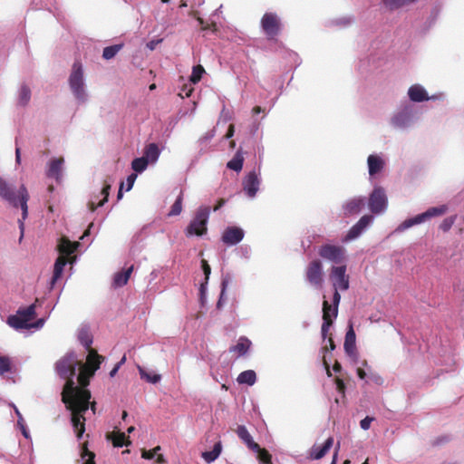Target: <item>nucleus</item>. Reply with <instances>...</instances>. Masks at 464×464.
<instances>
[{
    "mask_svg": "<svg viewBox=\"0 0 464 464\" xmlns=\"http://www.w3.org/2000/svg\"><path fill=\"white\" fill-rule=\"evenodd\" d=\"M141 456L142 458L146 459H152L154 457H155V450H142V453H141Z\"/></svg>",
    "mask_w": 464,
    "mask_h": 464,
    "instance_id": "4d7b16f0",
    "label": "nucleus"
},
{
    "mask_svg": "<svg viewBox=\"0 0 464 464\" xmlns=\"http://www.w3.org/2000/svg\"><path fill=\"white\" fill-rule=\"evenodd\" d=\"M106 437L108 440H111L112 445L117 448L130 444V440L123 432L112 431L108 433Z\"/></svg>",
    "mask_w": 464,
    "mask_h": 464,
    "instance_id": "393cba45",
    "label": "nucleus"
},
{
    "mask_svg": "<svg viewBox=\"0 0 464 464\" xmlns=\"http://www.w3.org/2000/svg\"><path fill=\"white\" fill-rule=\"evenodd\" d=\"M333 370L335 372H340L342 371V365L338 361H335V362L334 363Z\"/></svg>",
    "mask_w": 464,
    "mask_h": 464,
    "instance_id": "680f3d73",
    "label": "nucleus"
},
{
    "mask_svg": "<svg viewBox=\"0 0 464 464\" xmlns=\"http://www.w3.org/2000/svg\"><path fill=\"white\" fill-rule=\"evenodd\" d=\"M38 300L36 299L35 302ZM36 303L25 308H19L15 314L7 318V324L15 330L30 329L31 321L36 317Z\"/></svg>",
    "mask_w": 464,
    "mask_h": 464,
    "instance_id": "7ed1b4c3",
    "label": "nucleus"
},
{
    "mask_svg": "<svg viewBox=\"0 0 464 464\" xmlns=\"http://www.w3.org/2000/svg\"><path fill=\"white\" fill-rule=\"evenodd\" d=\"M306 280L314 287H322L324 282L323 266L320 260L311 261L305 270Z\"/></svg>",
    "mask_w": 464,
    "mask_h": 464,
    "instance_id": "6e6552de",
    "label": "nucleus"
},
{
    "mask_svg": "<svg viewBox=\"0 0 464 464\" xmlns=\"http://www.w3.org/2000/svg\"><path fill=\"white\" fill-rule=\"evenodd\" d=\"M367 163L369 167V174L373 176L380 172L384 165L383 160L376 155H370L367 159Z\"/></svg>",
    "mask_w": 464,
    "mask_h": 464,
    "instance_id": "a878e982",
    "label": "nucleus"
},
{
    "mask_svg": "<svg viewBox=\"0 0 464 464\" xmlns=\"http://www.w3.org/2000/svg\"><path fill=\"white\" fill-rule=\"evenodd\" d=\"M221 285H222V290H221V293H220V297H219V299H218V301L217 303V307L218 309H220L221 306H222L223 296H224V294H225V291H226V288H227V278H223Z\"/></svg>",
    "mask_w": 464,
    "mask_h": 464,
    "instance_id": "3c124183",
    "label": "nucleus"
},
{
    "mask_svg": "<svg viewBox=\"0 0 464 464\" xmlns=\"http://www.w3.org/2000/svg\"><path fill=\"white\" fill-rule=\"evenodd\" d=\"M139 372L140 374V377L142 379H145L148 382L150 383H157L160 381V374H149L145 372L144 369L139 367Z\"/></svg>",
    "mask_w": 464,
    "mask_h": 464,
    "instance_id": "c03bdc74",
    "label": "nucleus"
},
{
    "mask_svg": "<svg viewBox=\"0 0 464 464\" xmlns=\"http://www.w3.org/2000/svg\"><path fill=\"white\" fill-rule=\"evenodd\" d=\"M335 384H336V390L338 391V392L344 395L345 389H346L344 382L341 378L336 377Z\"/></svg>",
    "mask_w": 464,
    "mask_h": 464,
    "instance_id": "864d4df0",
    "label": "nucleus"
},
{
    "mask_svg": "<svg viewBox=\"0 0 464 464\" xmlns=\"http://www.w3.org/2000/svg\"><path fill=\"white\" fill-rule=\"evenodd\" d=\"M333 444H334V438L329 437L325 440V442L324 443V445L322 447L314 446L311 449L310 458L312 459H322L329 451V450L332 448Z\"/></svg>",
    "mask_w": 464,
    "mask_h": 464,
    "instance_id": "4be33fe9",
    "label": "nucleus"
},
{
    "mask_svg": "<svg viewBox=\"0 0 464 464\" xmlns=\"http://www.w3.org/2000/svg\"><path fill=\"white\" fill-rule=\"evenodd\" d=\"M261 28L268 40H275L282 31V22L277 14L266 12L260 21Z\"/></svg>",
    "mask_w": 464,
    "mask_h": 464,
    "instance_id": "39448f33",
    "label": "nucleus"
},
{
    "mask_svg": "<svg viewBox=\"0 0 464 464\" xmlns=\"http://www.w3.org/2000/svg\"><path fill=\"white\" fill-rule=\"evenodd\" d=\"M244 231L238 227H228L222 234V241L227 246L238 244L244 237Z\"/></svg>",
    "mask_w": 464,
    "mask_h": 464,
    "instance_id": "ddd939ff",
    "label": "nucleus"
},
{
    "mask_svg": "<svg viewBox=\"0 0 464 464\" xmlns=\"http://www.w3.org/2000/svg\"><path fill=\"white\" fill-rule=\"evenodd\" d=\"M374 420V418L367 416L364 419H362L360 422V426L362 430H369L371 423Z\"/></svg>",
    "mask_w": 464,
    "mask_h": 464,
    "instance_id": "603ef678",
    "label": "nucleus"
},
{
    "mask_svg": "<svg viewBox=\"0 0 464 464\" xmlns=\"http://www.w3.org/2000/svg\"><path fill=\"white\" fill-rule=\"evenodd\" d=\"M136 178H137L136 174H130V175L128 176V178H127V188H126L127 191L131 189V188L133 187V184L135 182Z\"/></svg>",
    "mask_w": 464,
    "mask_h": 464,
    "instance_id": "6e6d98bb",
    "label": "nucleus"
},
{
    "mask_svg": "<svg viewBox=\"0 0 464 464\" xmlns=\"http://www.w3.org/2000/svg\"><path fill=\"white\" fill-rule=\"evenodd\" d=\"M411 121V111L409 107H405L397 112L392 119V123L397 128L407 127Z\"/></svg>",
    "mask_w": 464,
    "mask_h": 464,
    "instance_id": "f3484780",
    "label": "nucleus"
},
{
    "mask_svg": "<svg viewBox=\"0 0 464 464\" xmlns=\"http://www.w3.org/2000/svg\"><path fill=\"white\" fill-rule=\"evenodd\" d=\"M78 340L85 347L86 350H91L92 343V335L87 327H82L78 332Z\"/></svg>",
    "mask_w": 464,
    "mask_h": 464,
    "instance_id": "c85d7f7f",
    "label": "nucleus"
},
{
    "mask_svg": "<svg viewBox=\"0 0 464 464\" xmlns=\"http://www.w3.org/2000/svg\"><path fill=\"white\" fill-rule=\"evenodd\" d=\"M31 99V90L27 85H23L19 92V103L25 106Z\"/></svg>",
    "mask_w": 464,
    "mask_h": 464,
    "instance_id": "ea45409f",
    "label": "nucleus"
},
{
    "mask_svg": "<svg viewBox=\"0 0 464 464\" xmlns=\"http://www.w3.org/2000/svg\"><path fill=\"white\" fill-rule=\"evenodd\" d=\"M340 301H341V295L338 292V288H334V296H333V303H334L333 316L334 318H336L338 315V306H339Z\"/></svg>",
    "mask_w": 464,
    "mask_h": 464,
    "instance_id": "09e8293b",
    "label": "nucleus"
},
{
    "mask_svg": "<svg viewBox=\"0 0 464 464\" xmlns=\"http://www.w3.org/2000/svg\"><path fill=\"white\" fill-rule=\"evenodd\" d=\"M324 311H326L328 315H331L333 319L334 318L333 316V305H331L326 300H324L323 302V317L324 316Z\"/></svg>",
    "mask_w": 464,
    "mask_h": 464,
    "instance_id": "5fc2aeb1",
    "label": "nucleus"
},
{
    "mask_svg": "<svg viewBox=\"0 0 464 464\" xmlns=\"http://www.w3.org/2000/svg\"><path fill=\"white\" fill-rule=\"evenodd\" d=\"M333 324H334V320H333L332 316L328 315L327 312L324 311V316L323 324H322V328H321L322 336L324 339L326 338V336L329 333L330 327L333 325Z\"/></svg>",
    "mask_w": 464,
    "mask_h": 464,
    "instance_id": "58836bf2",
    "label": "nucleus"
},
{
    "mask_svg": "<svg viewBox=\"0 0 464 464\" xmlns=\"http://www.w3.org/2000/svg\"><path fill=\"white\" fill-rule=\"evenodd\" d=\"M244 157L240 150H238L234 155L233 159L229 160L227 167L229 169L239 172L243 168Z\"/></svg>",
    "mask_w": 464,
    "mask_h": 464,
    "instance_id": "7c9ffc66",
    "label": "nucleus"
},
{
    "mask_svg": "<svg viewBox=\"0 0 464 464\" xmlns=\"http://www.w3.org/2000/svg\"><path fill=\"white\" fill-rule=\"evenodd\" d=\"M234 132H235L234 125L230 124L229 127H228V130H227V133L225 135V138L226 139H230L231 137H233Z\"/></svg>",
    "mask_w": 464,
    "mask_h": 464,
    "instance_id": "bf43d9fd",
    "label": "nucleus"
},
{
    "mask_svg": "<svg viewBox=\"0 0 464 464\" xmlns=\"http://www.w3.org/2000/svg\"><path fill=\"white\" fill-rule=\"evenodd\" d=\"M226 203V200L224 198H220L217 205L214 207V211L218 210L221 207H223Z\"/></svg>",
    "mask_w": 464,
    "mask_h": 464,
    "instance_id": "052dcab7",
    "label": "nucleus"
},
{
    "mask_svg": "<svg viewBox=\"0 0 464 464\" xmlns=\"http://www.w3.org/2000/svg\"><path fill=\"white\" fill-rule=\"evenodd\" d=\"M44 324V319H38L36 322L34 323H31L30 324V328H41Z\"/></svg>",
    "mask_w": 464,
    "mask_h": 464,
    "instance_id": "13d9d810",
    "label": "nucleus"
},
{
    "mask_svg": "<svg viewBox=\"0 0 464 464\" xmlns=\"http://www.w3.org/2000/svg\"><path fill=\"white\" fill-rule=\"evenodd\" d=\"M111 184L108 182H104L103 188H102L100 194L102 196V199H101L98 203L94 201H90L88 206L89 209L93 212L96 210L98 207L103 206L107 201L110 194Z\"/></svg>",
    "mask_w": 464,
    "mask_h": 464,
    "instance_id": "cd10ccee",
    "label": "nucleus"
},
{
    "mask_svg": "<svg viewBox=\"0 0 464 464\" xmlns=\"http://www.w3.org/2000/svg\"><path fill=\"white\" fill-rule=\"evenodd\" d=\"M80 372L78 375L79 388L86 389L90 383V379L94 375L95 372L99 369V365L96 363L94 367H83L80 362Z\"/></svg>",
    "mask_w": 464,
    "mask_h": 464,
    "instance_id": "dca6fc26",
    "label": "nucleus"
},
{
    "mask_svg": "<svg viewBox=\"0 0 464 464\" xmlns=\"http://www.w3.org/2000/svg\"><path fill=\"white\" fill-rule=\"evenodd\" d=\"M132 271H133V266H130L129 268H127L124 271L117 272L113 276L112 285L115 288L121 287V286L125 285L128 283Z\"/></svg>",
    "mask_w": 464,
    "mask_h": 464,
    "instance_id": "b1692460",
    "label": "nucleus"
},
{
    "mask_svg": "<svg viewBox=\"0 0 464 464\" xmlns=\"http://www.w3.org/2000/svg\"><path fill=\"white\" fill-rule=\"evenodd\" d=\"M0 198L7 201L14 208H18L20 206L22 209V219L19 220V227L21 229V237H23L24 220H25L28 216L27 202L30 198L26 187L24 185H21L16 194L14 187L0 177Z\"/></svg>",
    "mask_w": 464,
    "mask_h": 464,
    "instance_id": "f03ea898",
    "label": "nucleus"
},
{
    "mask_svg": "<svg viewBox=\"0 0 464 464\" xmlns=\"http://www.w3.org/2000/svg\"><path fill=\"white\" fill-rule=\"evenodd\" d=\"M343 348L347 355H356V334L353 330V325L352 322H350L348 325V330L346 332L344 338Z\"/></svg>",
    "mask_w": 464,
    "mask_h": 464,
    "instance_id": "2eb2a0df",
    "label": "nucleus"
},
{
    "mask_svg": "<svg viewBox=\"0 0 464 464\" xmlns=\"http://www.w3.org/2000/svg\"><path fill=\"white\" fill-rule=\"evenodd\" d=\"M416 0H383V4L391 10L398 9L404 5L414 3Z\"/></svg>",
    "mask_w": 464,
    "mask_h": 464,
    "instance_id": "e433bc0d",
    "label": "nucleus"
},
{
    "mask_svg": "<svg viewBox=\"0 0 464 464\" xmlns=\"http://www.w3.org/2000/svg\"><path fill=\"white\" fill-rule=\"evenodd\" d=\"M357 375L360 379L363 380L366 377V372L363 369L358 368L357 369Z\"/></svg>",
    "mask_w": 464,
    "mask_h": 464,
    "instance_id": "0e129e2a",
    "label": "nucleus"
},
{
    "mask_svg": "<svg viewBox=\"0 0 464 464\" xmlns=\"http://www.w3.org/2000/svg\"><path fill=\"white\" fill-rule=\"evenodd\" d=\"M120 367L119 365L115 364V366L113 367V369L110 372V376L111 377H113L117 372L119 371Z\"/></svg>",
    "mask_w": 464,
    "mask_h": 464,
    "instance_id": "774afa93",
    "label": "nucleus"
},
{
    "mask_svg": "<svg viewBox=\"0 0 464 464\" xmlns=\"http://www.w3.org/2000/svg\"><path fill=\"white\" fill-rule=\"evenodd\" d=\"M86 456H88V459L83 464H96L94 452L90 451L87 449V444L84 443L82 447V458H85Z\"/></svg>",
    "mask_w": 464,
    "mask_h": 464,
    "instance_id": "de8ad7c7",
    "label": "nucleus"
},
{
    "mask_svg": "<svg viewBox=\"0 0 464 464\" xmlns=\"http://www.w3.org/2000/svg\"><path fill=\"white\" fill-rule=\"evenodd\" d=\"M183 193L180 192L176 201L171 206L169 216H178L182 210Z\"/></svg>",
    "mask_w": 464,
    "mask_h": 464,
    "instance_id": "79ce46f5",
    "label": "nucleus"
},
{
    "mask_svg": "<svg viewBox=\"0 0 464 464\" xmlns=\"http://www.w3.org/2000/svg\"><path fill=\"white\" fill-rule=\"evenodd\" d=\"M88 355L86 359V363L82 364L83 367H94L97 363L99 366L102 361V357L98 354L97 351L94 349L87 350Z\"/></svg>",
    "mask_w": 464,
    "mask_h": 464,
    "instance_id": "f704fd0d",
    "label": "nucleus"
},
{
    "mask_svg": "<svg viewBox=\"0 0 464 464\" xmlns=\"http://www.w3.org/2000/svg\"><path fill=\"white\" fill-rule=\"evenodd\" d=\"M69 85L75 98L79 101H85L83 70L82 63L75 61L72 64V72L69 77Z\"/></svg>",
    "mask_w": 464,
    "mask_h": 464,
    "instance_id": "20e7f679",
    "label": "nucleus"
},
{
    "mask_svg": "<svg viewBox=\"0 0 464 464\" xmlns=\"http://www.w3.org/2000/svg\"><path fill=\"white\" fill-rule=\"evenodd\" d=\"M237 381L240 384L253 385L256 381V372L253 370L244 371L237 376Z\"/></svg>",
    "mask_w": 464,
    "mask_h": 464,
    "instance_id": "2f4dec72",
    "label": "nucleus"
},
{
    "mask_svg": "<svg viewBox=\"0 0 464 464\" xmlns=\"http://www.w3.org/2000/svg\"><path fill=\"white\" fill-rule=\"evenodd\" d=\"M319 256L333 263L340 264L344 258V249L342 246L325 244L323 245L318 252Z\"/></svg>",
    "mask_w": 464,
    "mask_h": 464,
    "instance_id": "9d476101",
    "label": "nucleus"
},
{
    "mask_svg": "<svg viewBox=\"0 0 464 464\" xmlns=\"http://www.w3.org/2000/svg\"><path fill=\"white\" fill-rule=\"evenodd\" d=\"M148 159L144 157L134 159L131 162V168L136 172H142L148 166Z\"/></svg>",
    "mask_w": 464,
    "mask_h": 464,
    "instance_id": "4c0bfd02",
    "label": "nucleus"
},
{
    "mask_svg": "<svg viewBox=\"0 0 464 464\" xmlns=\"http://www.w3.org/2000/svg\"><path fill=\"white\" fill-rule=\"evenodd\" d=\"M78 246V243H72L68 238L63 237L58 245L60 256H68L72 254Z\"/></svg>",
    "mask_w": 464,
    "mask_h": 464,
    "instance_id": "bb28decb",
    "label": "nucleus"
},
{
    "mask_svg": "<svg viewBox=\"0 0 464 464\" xmlns=\"http://www.w3.org/2000/svg\"><path fill=\"white\" fill-rule=\"evenodd\" d=\"M209 208L208 207H201L197 210V213L186 228L187 236H203L207 232V223L209 217Z\"/></svg>",
    "mask_w": 464,
    "mask_h": 464,
    "instance_id": "423d86ee",
    "label": "nucleus"
},
{
    "mask_svg": "<svg viewBox=\"0 0 464 464\" xmlns=\"http://www.w3.org/2000/svg\"><path fill=\"white\" fill-rule=\"evenodd\" d=\"M78 366H80V361L76 354L68 353L55 362L54 369L56 373L65 380L62 401L72 411V423L77 438L81 439L85 431L86 419L83 414L88 410L92 394L88 389L78 388L75 385L73 377Z\"/></svg>",
    "mask_w": 464,
    "mask_h": 464,
    "instance_id": "f257e3e1",
    "label": "nucleus"
},
{
    "mask_svg": "<svg viewBox=\"0 0 464 464\" xmlns=\"http://www.w3.org/2000/svg\"><path fill=\"white\" fill-rule=\"evenodd\" d=\"M204 72H205V69L203 68L202 65L198 64V65L194 66L192 69V73L190 75V81L193 83L198 82L201 80Z\"/></svg>",
    "mask_w": 464,
    "mask_h": 464,
    "instance_id": "37998d69",
    "label": "nucleus"
},
{
    "mask_svg": "<svg viewBox=\"0 0 464 464\" xmlns=\"http://www.w3.org/2000/svg\"><path fill=\"white\" fill-rule=\"evenodd\" d=\"M454 222H455V217H448L445 219H443V221L440 223V228L443 232H447L452 227Z\"/></svg>",
    "mask_w": 464,
    "mask_h": 464,
    "instance_id": "8fccbe9b",
    "label": "nucleus"
},
{
    "mask_svg": "<svg viewBox=\"0 0 464 464\" xmlns=\"http://www.w3.org/2000/svg\"><path fill=\"white\" fill-rule=\"evenodd\" d=\"M251 342L246 337H240L237 343L230 347V352H236L238 355H244L249 349Z\"/></svg>",
    "mask_w": 464,
    "mask_h": 464,
    "instance_id": "473e14b6",
    "label": "nucleus"
},
{
    "mask_svg": "<svg viewBox=\"0 0 464 464\" xmlns=\"http://www.w3.org/2000/svg\"><path fill=\"white\" fill-rule=\"evenodd\" d=\"M160 150L156 143H150L145 147L144 158L148 159V161L155 162L159 159Z\"/></svg>",
    "mask_w": 464,
    "mask_h": 464,
    "instance_id": "72a5a7b5",
    "label": "nucleus"
},
{
    "mask_svg": "<svg viewBox=\"0 0 464 464\" xmlns=\"http://www.w3.org/2000/svg\"><path fill=\"white\" fill-rule=\"evenodd\" d=\"M334 288L345 291L349 288V276L346 275V266H333L330 274Z\"/></svg>",
    "mask_w": 464,
    "mask_h": 464,
    "instance_id": "9b49d317",
    "label": "nucleus"
},
{
    "mask_svg": "<svg viewBox=\"0 0 464 464\" xmlns=\"http://www.w3.org/2000/svg\"><path fill=\"white\" fill-rule=\"evenodd\" d=\"M15 160L17 163H20L21 160V154H20V148L16 147L15 149Z\"/></svg>",
    "mask_w": 464,
    "mask_h": 464,
    "instance_id": "69168bd1",
    "label": "nucleus"
},
{
    "mask_svg": "<svg viewBox=\"0 0 464 464\" xmlns=\"http://www.w3.org/2000/svg\"><path fill=\"white\" fill-rule=\"evenodd\" d=\"M328 343H329V348L330 350H334L335 349V344H334V339L332 336H329L328 338Z\"/></svg>",
    "mask_w": 464,
    "mask_h": 464,
    "instance_id": "338daca9",
    "label": "nucleus"
},
{
    "mask_svg": "<svg viewBox=\"0 0 464 464\" xmlns=\"http://www.w3.org/2000/svg\"><path fill=\"white\" fill-rule=\"evenodd\" d=\"M201 267H202V270H203L204 275H205V283L201 284V287H200L201 292H203L204 291V287H205V284H208V278H209V275L211 273V268H210V266L208 265V261L205 260V259L201 260Z\"/></svg>",
    "mask_w": 464,
    "mask_h": 464,
    "instance_id": "49530a36",
    "label": "nucleus"
},
{
    "mask_svg": "<svg viewBox=\"0 0 464 464\" xmlns=\"http://www.w3.org/2000/svg\"><path fill=\"white\" fill-rule=\"evenodd\" d=\"M408 95L411 101L421 102L430 100L426 90L420 84H413L408 90Z\"/></svg>",
    "mask_w": 464,
    "mask_h": 464,
    "instance_id": "6ab92c4d",
    "label": "nucleus"
},
{
    "mask_svg": "<svg viewBox=\"0 0 464 464\" xmlns=\"http://www.w3.org/2000/svg\"><path fill=\"white\" fill-rule=\"evenodd\" d=\"M372 221V217L370 215H364L362 216L359 221L353 225L346 234L343 241H351L358 237L362 231L370 225V223Z\"/></svg>",
    "mask_w": 464,
    "mask_h": 464,
    "instance_id": "f8f14e48",
    "label": "nucleus"
},
{
    "mask_svg": "<svg viewBox=\"0 0 464 464\" xmlns=\"http://www.w3.org/2000/svg\"><path fill=\"white\" fill-rule=\"evenodd\" d=\"M252 450L257 453V459L260 462L264 464H272V456L266 449L259 447V449Z\"/></svg>",
    "mask_w": 464,
    "mask_h": 464,
    "instance_id": "a19ab883",
    "label": "nucleus"
},
{
    "mask_svg": "<svg viewBox=\"0 0 464 464\" xmlns=\"http://www.w3.org/2000/svg\"><path fill=\"white\" fill-rule=\"evenodd\" d=\"M259 179L256 171L249 172L243 180V188L246 195L250 198L256 196L259 188Z\"/></svg>",
    "mask_w": 464,
    "mask_h": 464,
    "instance_id": "4468645a",
    "label": "nucleus"
},
{
    "mask_svg": "<svg viewBox=\"0 0 464 464\" xmlns=\"http://www.w3.org/2000/svg\"><path fill=\"white\" fill-rule=\"evenodd\" d=\"M222 451V443L218 441L215 443L213 450L210 451H205L202 453V458L208 463H211L216 460Z\"/></svg>",
    "mask_w": 464,
    "mask_h": 464,
    "instance_id": "c756f323",
    "label": "nucleus"
},
{
    "mask_svg": "<svg viewBox=\"0 0 464 464\" xmlns=\"http://www.w3.org/2000/svg\"><path fill=\"white\" fill-rule=\"evenodd\" d=\"M323 362H324V365L325 367L327 375L329 377H331L332 376V372H331V370H330V366H329V363L327 362V361H326V359L324 357Z\"/></svg>",
    "mask_w": 464,
    "mask_h": 464,
    "instance_id": "e2e57ef3",
    "label": "nucleus"
},
{
    "mask_svg": "<svg viewBox=\"0 0 464 464\" xmlns=\"http://www.w3.org/2000/svg\"><path fill=\"white\" fill-rule=\"evenodd\" d=\"M236 433L249 450L259 449V445L253 440L252 436L244 425H238L236 430Z\"/></svg>",
    "mask_w": 464,
    "mask_h": 464,
    "instance_id": "412c9836",
    "label": "nucleus"
},
{
    "mask_svg": "<svg viewBox=\"0 0 464 464\" xmlns=\"http://www.w3.org/2000/svg\"><path fill=\"white\" fill-rule=\"evenodd\" d=\"M446 211H447V207L445 205H441L440 207L430 208L425 212L404 220L398 227L397 230L404 231L415 225L421 224L431 218L442 216L443 214L446 213Z\"/></svg>",
    "mask_w": 464,
    "mask_h": 464,
    "instance_id": "0eeeda50",
    "label": "nucleus"
},
{
    "mask_svg": "<svg viewBox=\"0 0 464 464\" xmlns=\"http://www.w3.org/2000/svg\"><path fill=\"white\" fill-rule=\"evenodd\" d=\"M387 207V198L382 188H375L369 198V208L374 214H379L385 210Z\"/></svg>",
    "mask_w": 464,
    "mask_h": 464,
    "instance_id": "1a4fd4ad",
    "label": "nucleus"
},
{
    "mask_svg": "<svg viewBox=\"0 0 464 464\" xmlns=\"http://www.w3.org/2000/svg\"><path fill=\"white\" fill-rule=\"evenodd\" d=\"M364 203L363 198H353L347 200L343 206L344 215L351 216L359 213Z\"/></svg>",
    "mask_w": 464,
    "mask_h": 464,
    "instance_id": "a211bd4d",
    "label": "nucleus"
},
{
    "mask_svg": "<svg viewBox=\"0 0 464 464\" xmlns=\"http://www.w3.org/2000/svg\"><path fill=\"white\" fill-rule=\"evenodd\" d=\"M64 162V160L63 157L53 159L49 162V167L46 172V175L48 178H53L57 181H59L62 178V168L63 164Z\"/></svg>",
    "mask_w": 464,
    "mask_h": 464,
    "instance_id": "aec40b11",
    "label": "nucleus"
},
{
    "mask_svg": "<svg viewBox=\"0 0 464 464\" xmlns=\"http://www.w3.org/2000/svg\"><path fill=\"white\" fill-rule=\"evenodd\" d=\"M11 370V360L7 356H0V375Z\"/></svg>",
    "mask_w": 464,
    "mask_h": 464,
    "instance_id": "a18cd8bd",
    "label": "nucleus"
},
{
    "mask_svg": "<svg viewBox=\"0 0 464 464\" xmlns=\"http://www.w3.org/2000/svg\"><path fill=\"white\" fill-rule=\"evenodd\" d=\"M123 48V44H118L111 46H107L103 49L102 57L105 60L112 59L121 49Z\"/></svg>",
    "mask_w": 464,
    "mask_h": 464,
    "instance_id": "c9c22d12",
    "label": "nucleus"
},
{
    "mask_svg": "<svg viewBox=\"0 0 464 464\" xmlns=\"http://www.w3.org/2000/svg\"><path fill=\"white\" fill-rule=\"evenodd\" d=\"M67 261V257L64 256H59L56 259L53 266V274L51 279V287H53L56 281L61 277Z\"/></svg>",
    "mask_w": 464,
    "mask_h": 464,
    "instance_id": "5701e85b",
    "label": "nucleus"
}]
</instances>
